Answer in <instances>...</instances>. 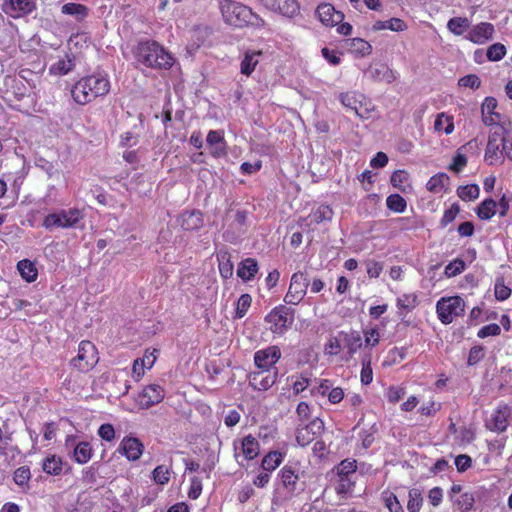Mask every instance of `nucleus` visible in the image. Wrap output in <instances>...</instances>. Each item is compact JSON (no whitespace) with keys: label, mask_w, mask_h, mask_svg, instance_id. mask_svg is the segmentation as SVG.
Wrapping results in <instances>:
<instances>
[{"label":"nucleus","mask_w":512,"mask_h":512,"mask_svg":"<svg viewBox=\"0 0 512 512\" xmlns=\"http://www.w3.org/2000/svg\"><path fill=\"white\" fill-rule=\"evenodd\" d=\"M373 29L375 31L391 30L394 32H402L407 29V24L402 19L393 17L385 21H376L373 25Z\"/></svg>","instance_id":"obj_32"},{"label":"nucleus","mask_w":512,"mask_h":512,"mask_svg":"<svg viewBox=\"0 0 512 512\" xmlns=\"http://www.w3.org/2000/svg\"><path fill=\"white\" fill-rule=\"evenodd\" d=\"M471 22L467 17H453L447 22V29L456 36H461L469 30Z\"/></svg>","instance_id":"obj_37"},{"label":"nucleus","mask_w":512,"mask_h":512,"mask_svg":"<svg viewBox=\"0 0 512 512\" xmlns=\"http://www.w3.org/2000/svg\"><path fill=\"white\" fill-rule=\"evenodd\" d=\"M356 470L357 464L355 460L345 459L338 464L336 467V479L333 484L334 490L338 495L345 496L353 491Z\"/></svg>","instance_id":"obj_7"},{"label":"nucleus","mask_w":512,"mask_h":512,"mask_svg":"<svg viewBox=\"0 0 512 512\" xmlns=\"http://www.w3.org/2000/svg\"><path fill=\"white\" fill-rule=\"evenodd\" d=\"M484 158L489 165L502 164V145L488 141Z\"/></svg>","instance_id":"obj_35"},{"label":"nucleus","mask_w":512,"mask_h":512,"mask_svg":"<svg viewBox=\"0 0 512 512\" xmlns=\"http://www.w3.org/2000/svg\"><path fill=\"white\" fill-rule=\"evenodd\" d=\"M480 220H490L497 213V202L492 198H486L475 209Z\"/></svg>","instance_id":"obj_28"},{"label":"nucleus","mask_w":512,"mask_h":512,"mask_svg":"<svg viewBox=\"0 0 512 512\" xmlns=\"http://www.w3.org/2000/svg\"><path fill=\"white\" fill-rule=\"evenodd\" d=\"M259 270L258 263L254 258H246L242 260L237 269V276L243 281L252 280Z\"/></svg>","instance_id":"obj_27"},{"label":"nucleus","mask_w":512,"mask_h":512,"mask_svg":"<svg viewBox=\"0 0 512 512\" xmlns=\"http://www.w3.org/2000/svg\"><path fill=\"white\" fill-rule=\"evenodd\" d=\"M434 129L437 132H443L446 135L451 134L454 131V118L451 115H447L442 112L437 114Z\"/></svg>","instance_id":"obj_38"},{"label":"nucleus","mask_w":512,"mask_h":512,"mask_svg":"<svg viewBox=\"0 0 512 512\" xmlns=\"http://www.w3.org/2000/svg\"><path fill=\"white\" fill-rule=\"evenodd\" d=\"M322 428V422L318 420H312L310 423L302 427H298L296 430L297 443L302 447L309 445L315 440Z\"/></svg>","instance_id":"obj_19"},{"label":"nucleus","mask_w":512,"mask_h":512,"mask_svg":"<svg viewBox=\"0 0 512 512\" xmlns=\"http://www.w3.org/2000/svg\"><path fill=\"white\" fill-rule=\"evenodd\" d=\"M333 210L329 205L321 204L312 209L309 218L315 224H320L325 221H331L333 217Z\"/></svg>","instance_id":"obj_40"},{"label":"nucleus","mask_w":512,"mask_h":512,"mask_svg":"<svg viewBox=\"0 0 512 512\" xmlns=\"http://www.w3.org/2000/svg\"><path fill=\"white\" fill-rule=\"evenodd\" d=\"M341 351V340L332 336L328 339V341L324 345V353L329 356H336Z\"/></svg>","instance_id":"obj_64"},{"label":"nucleus","mask_w":512,"mask_h":512,"mask_svg":"<svg viewBox=\"0 0 512 512\" xmlns=\"http://www.w3.org/2000/svg\"><path fill=\"white\" fill-rule=\"evenodd\" d=\"M309 280L307 274L302 271H297L292 274L289 288L284 296V302L287 305H298L304 299Z\"/></svg>","instance_id":"obj_10"},{"label":"nucleus","mask_w":512,"mask_h":512,"mask_svg":"<svg viewBox=\"0 0 512 512\" xmlns=\"http://www.w3.org/2000/svg\"><path fill=\"white\" fill-rule=\"evenodd\" d=\"M292 390L295 395L305 391L310 385V379L303 374L292 376Z\"/></svg>","instance_id":"obj_60"},{"label":"nucleus","mask_w":512,"mask_h":512,"mask_svg":"<svg viewBox=\"0 0 512 512\" xmlns=\"http://www.w3.org/2000/svg\"><path fill=\"white\" fill-rule=\"evenodd\" d=\"M366 98L363 94L351 91V92H345L340 94V101L341 103L351 110L355 111V113L360 116L364 117L361 112V107L363 104V101H365Z\"/></svg>","instance_id":"obj_24"},{"label":"nucleus","mask_w":512,"mask_h":512,"mask_svg":"<svg viewBox=\"0 0 512 512\" xmlns=\"http://www.w3.org/2000/svg\"><path fill=\"white\" fill-rule=\"evenodd\" d=\"M164 389L158 384L145 386L137 395L135 401L141 409H148L164 399Z\"/></svg>","instance_id":"obj_14"},{"label":"nucleus","mask_w":512,"mask_h":512,"mask_svg":"<svg viewBox=\"0 0 512 512\" xmlns=\"http://www.w3.org/2000/svg\"><path fill=\"white\" fill-rule=\"evenodd\" d=\"M133 55L138 63L155 70H168L174 64L171 53L154 40L140 41L134 48Z\"/></svg>","instance_id":"obj_2"},{"label":"nucleus","mask_w":512,"mask_h":512,"mask_svg":"<svg viewBox=\"0 0 512 512\" xmlns=\"http://www.w3.org/2000/svg\"><path fill=\"white\" fill-rule=\"evenodd\" d=\"M366 266V272L369 278H378L383 271V263L374 259H368L364 262Z\"/></svg>","instance_id":"obj_62"},{"label":"nucleus","mask_w":512,"mask_h":512,"mask_svg":"<svg viewBox=\"0 0 512 512\" xmlns=\"http://www.w3.org/2000/svg\"><path fill=\"white\" fill-rule=\"evenodd\" d=\"M423 505V496L421 490L412 488L408 491V512H420Z\"/></svg>","instance_id":"obj_48"},{"label":"nucleus","mask_w":512,"mask_h":512,"mask_svg":"<svg viewBox=\"0 0 512 512\" xmlns=\"http://www.w3.org/2000/svg\"><path fill=\"white\" fill-rule=\"evenodd\" d=\"M82 219L83 213L80 209H62L58 212L46 215L43 219L42 226L47 230H52L55 228L67 229L75 227Z\"/></svg>","instance_id":"obj_8"},{"label":"nucleus","mask_w":512,"mask_h":512,"mask_svg":"<svg viewBox=\"0 0 512 512\" xmlns=\"http://www.w3.org/2000/svg\"><path fill=\"white\" fill-rule=\"evenodd\" d=\"M460 212V206L458 203H453L449 209L445 210L442 218L440 219V225L446 227L452 223Z\"/></svg>","instance_id":"obj_61"},{"label":"nucleus","mask_w":512,"mask_h":512,"mask_svg":"<svg viewBox=\"0 0 512 512\" xmlns=\"http://www.w3.org/2000/svg\"><path fill=\"white\" fill-rule=\"evenodd\" d=\"M267 8L279 14L292 18L299 14L300 6L297 0H263Z\"/></svg>","instance_id":"obj_21"},{"label":"nucleus","mask_w":512,"mask_h":512,"mask_svg":"<svg viewBox=\"0 0 512 512\" xmlns=\"http://www.w3.org/2000/svg\"><path fill=\"white\" fill-rule=\"evenodd\" d=\"M252 303V297L245 293L242 294L237 301L236 316L242 318L247 313Z\"/></svg>","instance_id":"obj_63"},{"label":"nucleus","mask_w":512,"mask_h":512,"mask_svg":"<svg viewBox=\"0 0 512 512\" xmlns=\"http://www.w3.org/2000/svg\"><path fill=\"white\" fill-rule=\"evenodd\" d=\"M494 33L495 28L493 24L489 22H480L470 27L465 38L474 44L481 45L493 39Z\"/></svg>","instance_id":"obj_16"},{"label":"nucleus","mask_w":512,"mask_h":512,"mask_svg":"<svg viewBox=\"0 0 512 512\" xmlns=\"http://www.w3.org/2000/svg\"><path fill=\"white\" fill-rule=\"evenodd\" d=\"M111 83L107 75L92 74L78 79L71 87L73 101L84 106L109 94Z\"/></svg>","instance_id":"obj_1"},{"label":"nucleus","mask_w":512,"mask_h":512,"mask_svg":"<svg viewBox=\"0 0 512 512\" xmlns=\"http://www.w3.org/2000/svg\"><path fill=\"white\" fill-rule=\"evenodd\" d=\"M93 449L89 442L81 441L74 447L73 458L78 464H85L92 458Z\"/></svg>","instance_id":"obj_31"},{"label":"nucleus","mask_w":512,"mask_h":512,"mask_svg":"<svg viewBox=\"0 0 512 512\" xmlns=\"http://www.w3.org/2000/svg\"><path fill=\"white\" fill-rule=\"evenodd\" d=\"M511 414V407L506 403H500L492 412L490 418L486 421L487 429L497 433L506 431Z\"/></svg>","instance_id":"obj_13"},{"label":"nucleus","mask_w":512,"mask_h":512,"mask_svg":"<svg viewBox=\"0 0 512 512\" xmlns=\"http://www.w3.org/2000/svg\"><path fill=\"white\" fill-rule=\"evenodd\" d=\"M401 231L416 230L423 227V222L417 217H399L395 220Z\"/></svg>","instance_id":"obj_55"},{"label":"nucleus","mask_w":512,"mask_h":512,"mask_svg":"<svg viewBox=\"0 0 512 512\" xmlns=\"http://www.w3.org/2000/svg\"><path fill=\"white\" fill-rule=\"evenodd\" d=\"M466 303L458 295L444 296L436 302V314L439 321L444 325L451 324L456 318L462 317L465 313Z\"/></svg>","instance_id":"obj_5"},{"label":"nucleus","mask_w":512,"mask_h":512,"mask_svg":"<svg viewBox=\"0 0 512 512\" xmlns=\"http://www.w3.org/2000/svg\"><path fill=\"white\" fill-rule=\"evenodd\" d=\"M180 226L185 231H194L203 227V214L199 210L185 211L181 214Z\"/></svg>","instance_id":"obj_23"},{"label":"nucleus","mask_w":512,"mask_h":512,"mask_svg":"<svg viewBox=\"0 0 512 512\" xmlns=\"http://www.w3.org/2000/svg\"><path fill=\"white\" fill-rule=\"evenodd\" d=\"M30 479L31 472L28 466H21L17 468L13 473V480L20 487L28 485Z\"/></svg>","instance_id":"obj_57"},{"label":"nucleus","mask_w":512,"mask_h":512,"mask_svg":"<svg viewBox=\"0 0 512 512\" xmlns=\"http://www.w3.org/2000/svg\"><path fill=\"white\" fill-rule=\"evenodd\" d=\"M304 476L305 471L301 470L298 464L288 463L284 465L278 472L281 489L289 497L300 494L306 487V483L303 480Z\"/></svg>","instance_id":"obj_3"},{"label":"nucleus","mask_w":512,"mask_h":512,"mask_svg":"<svg viewBox=\"0 0 512 512\" xmlns=\"http://www.w3.org/2000/svg\"><path fill=\"white\" fill-rule=\"evenodd\" d=\"M465 268V261L461 258H456L445 267V275L448 277L457 276L460 273H462L465 270Z\"/></svg>","instance_id":"obj_58"},{"label":"nucleus","mask_w":512,"mask_h":512,"mask_svg":"<svg viewBox=\"0 0 512 512\" xmlns=\"http://www.w3.org/2000/svg\"><path fill=\"white\" fill-rule=\"evenodd\" d=\"M219 265V273L224 279H229L233 275L234 266L230 260V255L228 252L220 253L217 256Z\"/></svg>","instance_id":"obj_46"},{"label":"nucleus","mask_w":512,"mask_h":512,"mask_svg":"<svg viewBox=\"0 0 512 512\" xmlns=\"http://www.w3.org/2000/svg\"><path fill=\"white\" fill-rule=\"evenodd\" d=\"M118 451L129 461L138 460L144 451V445L136 437H124L120 443Z\"/></svg>","instance_id":"obj_20"},{"label":"nucleus","mask_w":512,"mask_h":512,"mask_svg":"<svg viewBox=\"0 0 512 512\" xmlns=\"http://www.w3.org/2000/svg\"><path fill=\"white\" fill-rule=\"evenodd\" d=\"M207 144L212 148L210 154L214 158L225 156L226 141L224 139V132L222 130H210L206 138Z\"/></svg>","instance_id":"obj_22"},{"label":"nucleus","mask_w":512,"mask_h":512,"mask_svg":"<svg viewBox=\"0 0 512 512\" xmlns=\"http://www.w3.org/2000/svg\"><path fill=\"white\" fill-rule=\"evenodd\" d=\"M35 8L36 4L33 0H7L2 6L3 11L12 18L28 15Z\"/></svg>","instance_id":"obj_18"},{"label":"nucleus","mask_w":512,"mask_h":512,"mask_svg":"<svg viewBox=\"0 0 512 512\" xmlns=\"http://www.w3.org/2000/svg\"><path fill=\"white\" fill-rule=\"evenodd\" d=\"M494 126L496 129L489 134L488 141L502 145L508 139V134L510 133V123L506 124L504 122Z\"/></svg>","instance_id":"obj_45"},{"label":"nucleus","mask_w":512,"mask_h":512,"mask_svg":"<svg viewBox=\"0 0 512 512\" xmlns=\"http://www.w3.org/2000/svg\"><path fill=\"white\" fill-rule=\"evenodd\" d=\"M449 180L450 178L446 173H438L428 180L426 188L431 193H441L446 190Z\"/></svg>","instance_id":"obj_34"},{"label":"nucleus","mask_w":512,"mask_h":512,"mask_svg":"<svg viewBox=\"0 0 512 512\" xmlns=\"http://www.w3.org/2000/svg\"><path fill=\"white\" fill-rule=\"evenodd\" d=\"M512 290L505 284L503 277H497L494 284V295L498 301H505L511 296Z\"/></svg>","instance_id":"obj_52"},{"label":"nucleus","mask_w":512,"mask_h":512,"mask_svg":"<svg viewBox=\"0 0 512 512\" xmlns=\"http://www.w3.org/2000/svg\"><path fill=\"white\" fill-rule=\"evenodd\" d=\"M377 432H378V427L376 424L371 425L369 428H363L359 432V438L361 440L362 446L365 449H368L374 443L375 434Z\"/></svg>","instance_id":"obj_54"},{"label":"nucleus","mask_w":512,"mask_h":512,"mask_svg":"<svg viewBox=\"0 0 512 512\" xmlns=\"http://www.w3.org/2000/svg\"><path fill=\"white\" fill-rule=\"evenodd\" d=\"M61 12L66 15H73L78 21H82L88 15V8L80 3H66L61 7Z\"/></svg>","instance_id":"obj_42"},{"label":"nucleus","mask_w":512,"mask_h":512,"mask_svg":"<svg viewBox=\"0 0 512 512\" xmlns=\"http://www.w3.org/2000/svg\"><path fill=\"white\" fill-rule=\"evenodd\" d=\"M98 361L99 355L95 344L89 340H83L79 343L77 355L70 360V365L79 372L87 373L96 366Z\"/></svg>","instance_id":"obj_9"},{"label":"nucleus","mask_w":512,"mask_h":512,"mask_svg":"<svg viewBox=\"0 0 512 512\" xmlns=\"http://www.w3.org/2000/svg\"><path fill=\"white\" fill-rule=\"evenodd\" d=\"M241 453L245 460H254L260 453L258 440L251 434L246 435L241 440Z\"/></svg>","instance_id":"obj_26"},{"label":"nucleus","mask_w":512,"mask_h":512,"mask_svg":"<svg viewBox=\"0 0 512 512\" xmlns=\"http://www.w3.org/2000/svg\"><path fill=\"white\" fill-rule=\"evenodd\" d=\"M381 501L389 512H404V508L397 495L389 489L381 492Z\"/></svg>","instance_id":"obj_36"},{"label":"nucleus","mask_w":512,"mask_h":512,"mask_svg":"<svg viewBox=\"0 0 512 512\" xmlns=\"http://www.w3.org/2000/svg\"><path fill=\"white\" fill-rule=\"evenodd\" d=\"M260 56H262L261 50H246L240 63V72L250 76L258 65Z\"/></svg>","instance_id":"obj_25"},{"label":"nucleus","mask_w":512,"mask_h":512,"mask_svg":"<svg viewBox=\"0 0 512 512\" xmlns=\"http://www.w3.org/2000/svg\"><path fill=\"white\" fill-rule=\"evenodd\" d=\"M457 195L463 201H473L479 197L480 188L477 184L459 186L457 189Z\"/></svg>","instance_id":"obj_50"},{"label":"nucleus","mask_w":512,"mask_h":512,"mask_svg":"<svg viewBox=\"0 0 512 512\" xmlns=\"http://www.w3.org/2000/svg\"><path fill=\"white\" fill-rule=\"evenodd\" d=\"M281 349L277 345H270L254 353V366L265 370H278L277 362L281 358Z\"/></svg>","instance_id":"obj_11"},{"label":"nucleus","mask_w":512,"mask_h":512,"mask_svg":"<svg viewBox=\"0 0 512 512\" xmlns=\"http://www.w3.org/2000/svg\"><path fill=\"white\" fill-rule=\"evenodd\" d=\"M506 55V47L501 43H494L490 45L486 51V56L489 61H500Z\"/></svg>","instance_id":"obj_56"},{"label":"nucleus","mask_w":512,"mask_h":512,"mask_svg":"<svg viewBox=\"0 0 512 512\" xmlns=\"http://www.w3.org/2000/svg\"><path fill=\"white\" fill-rule=\"evenodd\" d=\"M498 107L497 99L488 96L481 105V118L484 125L492 127L496 124L504 123L502 115L496 111Z\"/></svg>","instance_id":"obj_17"},{"label":"nucleus","mask_w":512,"mask_h":512,"mask_svg":"<svg viewBox=\"0 0 512 512\" xmlns=\"http://www.w3.org/2000/svg\"><path fill=\"white\" fill-rule=\"evenodd\" d=\"M316 16L327 27H335L344 20V14L330 3H321L316 8Z\"/></svg>","instance_id":"obj_15"},{"label":"nucleus","mask_w":512,"mask_h":512,"mask_svg":"<svg viewBox=\"0 0 512 512\" xmlns=\"http://www.w3.org/2000/svg\"><path fill=\"white\" fill-rule=\"evenodd\" d=\"M171 478V471L165 465H158L152 471V479L156 484L166 485L169 483Z\"/></svg>","instance_id":"obj_53"},{"label":"nucleus","mask_w":512,"mask_h":512,"mask_svg":"<svg viewBox=\"0 0 512 512\" xmlns=\"http://www.w3.org/2000/svg\"><path fill=\"white\" fill-rule=\"evenodd\" d=\"M17 269L21 277L27 282L31 283L37 279L38 270L32 261L28 259L20 260L17 263Z\"/></svg>","instance_id":"obj_33"},{"label":"nucleus","mask_w":512,"mask_h":512,"mask_svg":"<svg viewBox=\"0 0 512 512\" xmlns=\"http://www.w3.org/2000/svg\"><path fill=\"white\" fill-rule=\"evenodd\" d=\"M220 11L224 21L236 27L253 24L257 17L250 7L234 0L220 1Z\"/></svg>","instance_id":"obj_4"},{"label":"nucleus","mask_w":512,"mask_h":512,"mask_svg":"<svg viewBox=\"0 0 512 512\" xmlns=\"http://www.w3.org/2000/svg\"><path fill=\"white\" fill-rule=\"evenodd\" d=\"M264 320L273 334L283 335L294 323L295 309L287 304H279L265 316Z\"/></svg>","instance_id":"obj_6"},{"label":"nucleus","mask_w":512,"mask_h":512,"mask_svg":"<svg viewBox=\"0 0 512 512\" xmlns=\"http://www.w3.org/2000/svg\"><path fill=\"white\" fill-rule=\"evenodd\" d=\"M387 208L395 213H403L407 208V201L400 194H391L386 198Z\"/></svg>","instance_id":"obj_49"},{"label":"nucleus","mask_w":512,"mask_h":512,"mask_svg":"<svg viewBox=\"0 0 512 512\" xmlns=\"http://www.w3.org/2000/svg\"><path fill=\"white\" fill-rule=\"evenodd\" d=\"M360 381L362 385H369L373 381L372 359L370 355H367L362 359Z\"/></svg>","instance_id":"obj_51"},{"label":"nucleus","mask_w":512,"mask_h":512,"mask_svg":"<svg viewBox=\"0 0 512 512\" xmlns=\"http://www.w3.org/2000/svg\"><path fill=\"white\" fill-rule=\"evenodd\" d=\"M75 67L73 57L68 54L64 58L59 59L54 65L51 66L50 71L58 75H66L71 72Z\"/></svg>","instance_id":"obj_44"},{"label":"nucleus","mask_w":512,"mask_h":512,"mask_svg":"<svg viewBox=\"0 0 512 512\" xmlns=\"http://www.w3.org/2000/svg\"><path fill=\"white\" fill-rule=\"evenodd\" d=\"M284 454L280 451H270L268 452L261 461V467L264 471L271 473L277 467L281 465L284 460Z\"/></svg>","instance_id":"obj_30"},{"label":"nucleus","mask_w":512,"mask_h":512,"mask_svg":"<svg viewBox=\"0 0 512 512\" xmlns=\"http://www.w3.org/2000/svg\"><path fill=\"white\" fill-rule=\"evenodd\" d=\"M63 460L57 455H49L42 462V469L48 475L58 476L63 471Z\"/></svg>","instance_id":"obj_29"},{"label":"nucleus","mask_w":512,"mask_h":512,"mask_svg":"<svg viewBox=\"0 0 512 512\" xmlns=\"http://www.w3.org/2000/svg\"><path fill=\"white\" fill-rule=\"evenodd\" d=\"M339 334L343 336L344 343L350 356H353L362 347V337L359 332L346 333L341 331Z\"/></svg>","instance_id":"obj_41"},{"label":"nucleus","mask_w":512,"mask_h":512,"mask_svg":"<svg viewBox=\"0 0 512 512\" xmlns=\"http://www.w3.org/2000/svg\"><path fill=\"white\" fill-rule=\"evenodd\" d=\"M485 357V348L482 345L473 346L468 354L467 364L469 366L477 365Z\"/></svg>","instance_id":"obj_59"},{"label":"nucleus","mask_w":512,"mask_h":512,"mask_svg":"<svg viewBox=\"0 0 512 512\" xmlns=\"http://www.w3.org/2000/svg\"><path fill=\"white\" fill-rule=\"evenodd\" d=\"M278 370L256 368L248 375L249 385L257 391L269 390L277 381Z\"/></svg>","instance_id":"obj_12"},{"label":"nucleus","mask_w":512,"mask_h":512,"mask_svg":"<svg viewBox=\"0 0 512 512\" xmlns=\"http://www.w3.org/2000/svg\"><path fill=\"white\" fill-rule=\"evenodd\" d=\"M451 501L458 510L468 512L473 508L475 499L471 492H463Z\"/></svg>","instance_id":"obj_43"},{"label":"nucleus","mask_w":512,"mask_h":512,"mask_svg":"<svg viewBox=\"0 0 512 512\" xmlns=\"http://www.w3.org/2000/svg\"><path fill=\"white\" fill-rule=\"evenodd\" d=\"M349 49L352 53L366 56L372 52L371 44L362 38H352L349 40Z\"/></svg>","instance_id":"obj_47"},{"label":"nucleus","mask_w":512,"mask_h":512,"mask_svg":"<svg viewBox=\"0 0 512 512\" xmlns=\"http://www.w3.org/2000/svg\"><path fill=\"white\" fill-rule=\"evenodd\" d=\"M418 305V296L415 293H404L396 300V307L399 315H403V310L410 312Z\"/></svg>","instance_id":"obj_39"}]
</instances>
